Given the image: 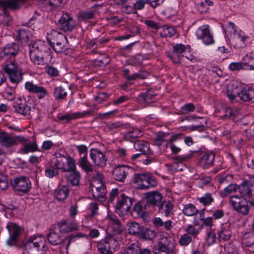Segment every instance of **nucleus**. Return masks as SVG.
I'll return each instance as SVG.
<instances>
[{
	"label": "nucleus",
	"instance_id": "obj_1",
	"mask_svg": "<svg viewBox=\"0 0 254 254\" xmlns=\"http://www.w3.org/2000/svg\"><path fill=\"white\" fill-rule=\"evenodd\" d=\"M13 36L16 41L29 46L30 58L34 64L42 68L52 59L51 49L40 40L34 41L30 33H15Z\"/></svg>",
	"mask_w": 254,
	"mask_h": 254
},
{
	"label": "nucleus",
	"instance_id": "obj_2",
	"mask_svg": "<svg viewBox=\"0 0 254 254\" xmlns=\"http://www.w3.org/2000/svg\"><path fill=\"white\" fill-rule=\"evenodd\" d=\"M43 236L30 237L24 243L22 248L25 252L22 254H46L48 247Z\"/></svg>",
	"mask_w": 254,
	"mask_h": 254
},
{
	"label": "nucleus",
	"instance_id": "obj_3",
	"mask_svg": "<svg viewBox=\"0 0 254 254\" xmlns=\"http://www.w3.org/2000/svg\"><path fill=\"white\" fill-rule=\"evenodd\" d=\"M252 194L249 198L247 194H236L230 197V202L233 209L239 213L246 215L249 211V206L248 201L254 205V200H252Z\"/></svg>",
	"mask_w": 254,
	"mask_h": 254
},
{
	"label": "nucleus",
	"instance_id": "obj_4",
	"mask_svg": "<svg viewBox=\"0 0 254 254\" xmlns=\"http://www.w3.org/2000/svg\"><path fill=\"white\" fill-rule=\"evenodd\" d=\"M227 95L229 99L233 101L238 100L237 98L244 101H251L254 103V86L248 88H239L236 87L233 89H228Z\"/></svg>",
	"mask_w": 254,
	"mask_h": 254
},
{
	"label": "nucleus",
	"instance_id": "obj_5",
	"mask_svg": "<svg viewBox=\"0 0 254 254\" xmlns=\"http://www.w3.org/2000/svg\"><path fill=\"white\" fill-rule=\"evenodd\" d=\"M134 184L140 190H147L155 187L157 182L155 178L148 173H136L133 178Z\"/></svg>",
	"mask_w": 254,
	"mask_h": 254
},
{
	"label": "nucleus",
	"instance_id": "obj_6",
	"mask_svg": "<svg viewBox=\"0 0 254 254\" xmlns=\"http://www.w3.org/2000/svg\"><path fill=\"white\" fill-rule=\"evenodd\" d=\"M26 138L21 135L12 136L4 131H0V144L3 148L11 152L13 148L17 145L18 142H23Z\"/></svg>",
	"mask_w": 254,
	"mask_h": 254
},
{
	"label": "nucleus",
	"instance_id": "obj_7",
	"mask_svg": "<svg viewBox=\"0 0 254 254\" xmlns=\"http://www.w3.org/2000/svg\"><path fill=\"white\" fill-rule=\"evenodd\" d=\"M118 248V242L111 234H107L98 245V250L100 254H113Z\"/></svg>",
	"mask_w": 254,
	"mask_h": 254
},
{
	"label": "nucleus",
	"instance_id": "obj_8",
	"mask_svg": "<svg viewBox=\"0 0 254 254\" xmlns=\"http://www.w3.org/2000/svg\"><path fill=\"white\" fill-rule=\"evenodd\" d=\"M175 244L171 238L162 237L153 249V254H173Z\"/></svg>",
	"mask_w": 254,
	"mask_h": 254
},
{
	"label": "nucleus",
	"instance_id": "obj_9",
	"mask_svg": "<svg viewBox=\"0 0 254 254\" xmlns=\"http://www.w3.org/2000/svg\"><path fill=\"white\" fill-rule=\"evenodd\" d=\"M4 71L7 73L10 82L16 86L23 80V74L21 69L14 63L10 62L6 64Z\"/></svg>",
	"mask_w": 254,
	"mask_h": 254
},
{
	"label": "nucleus",
	"instance_id": "obj_10",
	"mask_svg": "<svg viewBox=\"0 0 254 254\" xmlns=\"http://www.w3.org/2000/svg\"><path fill=\"white\" fill-rule=\"evenodd\" d=\"M52 38L49 37L50 34H48L47 41L56 53H62L67 49L65 44L67 42L66 36L63 33H56Z\"/></svg>",
	"mask_w": 254,
	"mask_h": 254
},
{
	"label": "nucleus",
	"instance_id": "obj_11",
	"mask_svg": "<svg viewBox=\"0 0 254 254\" xmlns=\"http://www.w3.org/2000/svg\"><path fill=\"white\" fill-rule=\"evenodd\" d=\"M11 185L15 190L23 193H27L31 189V182L24 176L14 178L11 180Z\"/></svg>",
	"mask_w": 254,
	"mask_h": 254
},
{
	"label": "nucleus",
	"instance_id": "obj_12",
	"mask_svg": "<svg viewBox=\"0 0 254 254\" xmlns=\"http://www.w3.org/2000/svg\"><path fill=\"white\" fill-rule=\"evenodd\" d=\"M133 201L131 197H128L123 193H121L114 205L116 211L122 213L130 212Z\"/></svg>",
	"mask_w": 254,
	"mask_h": 254
},
{
	"label": "nucleus",
	"instance_id": "obj_13",
	"mask_svg": "<svg viewBox=\"0 0 254 254\" xmlns=\"http://www.w3.org/2000/svg\"><path fill=\"white\" fill-rule=\"evenodd\" d=\"M237 191L239 192V194H242L243 195L247 194L249 198L252 192V190L247 185L242 184L240 186H238L235 184H231L224 189L221 192V195L224 197Z\"/></svg>",
	"mask_w": 254,
	"mask_h": 254
},
{
	"label": "nucleus",
	"instance_id": "obj_14",
	"mask_svg": "<svg viewBox=\"0 0 254 254\" xmlns=\"http://www.w3.org/2000/svg\"><path fill=\"white\" fill-rule=\"evenodd\" d=\"M9 235V238L6 241L9 246H17L18 239L21 234L22 229L15 223H11L6 226Z\"/></svg>",
	"mask_w": 254,
	"mask_h": 254
},
{
	"label": "nucleus",
	"instance_id": "obj_15",
	"mask_svg": "<svg viewBox=\"0 0 254 254\" xmlns=\"http://www.w3.org/2000/svg\"><path fill=\"white\" fill-rule=\"evenodd\" d=\"M90 190L93 197L96 200L104 198L106 193L105 187L100 180L94 179L90 183Z\"/></svg>",
	"mask_w": 254,
	"mask_h": 254
},
{
	"label": "nucleus",
	"instance_id": "obj_16",
	"mask_svg": "<svg viewBox=\"0 0 254 254\" xmlns=\"http://www.w3.org/2000/svg\"><path fill=\"white\" fill-rule=\"evenodd\" d=\"M14 112L24 116H28L31 110V103L25 99L18 98L12 104Z\"/></svg>",
	"mask_w": 254,
	"mask_h": 254
},
{
	"label": "nucleus",
	"instance_id": "obj_17",
	"mask_svg": "<svg viewBox=\"0 0 254 254\" xmlns=\"http://www.w3.org/2000/svg\"><path fill=\"white\" fill-rule=\"evenodd\" d=\"M128 229L129 234L145 240L150 239L148 235L152 233L151 231L145 229L143 226L136 222L129 223Z\"/></svg>",
	"mask_w": 254,
	"mask_h": 254
},
{
	"label": "nucleus",
	"instance_id": "obj_18",
	"mask_svg": "<svg viewBox=\"0 0 254 254\" xmlns=\"http://www.w3.org/2000/svg\"><path fill=\"white\" fill-rule=\"evenodd\" d=\"M59 24L60 29L66 32L73 30L76 23L69 13L64 12L59 20Z\"/></svg>",
	"mask_w": 254,
	"mask_h": 254
},
{
	"label": "nucleus",
	"instance_id": "obj_19",
	"mask_svg": "<svg viewBox=\"0 0 254 254\" xmlns=\"http://www.w3.org/2000/svg\"><path fill=\"white\" fill-rule=\"evenodd\" d=\"M90 156L95 165L104 167L106 165L107 158L105 153L97 148H91Z\"/></svg>",
	"mask_w": 254,
	"mask_h": 254
},
{
	"label": "nucleus",
	"instance_id": "obj_20",
	"mask_svg": "<svg viewBox=\"0 0 254 254\" xmlns=\"http://www.w3.org/2000/svg\"><path fill=\"white\" fill-rule=\"evenodd\" d=\"M25 88L29 92L37 94L39 99H43L48 95L47 90L44 87L35 84L32 82H26Z\"/></svg>",
	"mask_w": 254,
	"mask_h": 254
},
{
	"label": "nucleus",
	"instance_id": "obj_21",
	"mask_svg": "<svg viewBox=\"0 0 254 254\" xmlns=\"http://www.w3.org/2000/svg\"><path fill=\"white\" fill-rule=\"evenodd\" d=\"M60 233L59 228L55 227L49 229L47 237L49 243L53 246L61 245L63 248L64 238L61 236Z\"/></svg>",
	"mask_w": 254,
	"mask_h": 254
},
{
	"label": "nucleus",
	"instance_id": "obj_22",
	"mask_svg": "<svg viewBox=\"0 0 254 254\" xmlns=\"http://www.w3.org/2000/svg\"><path fill=\"white\" fill-rule=\"evenodd\" d=\"M28 0H8L0 1V7L5 10L9 8L12 10H16L26 3Z\"/></svg>",
	"mask_w": 254,
	"mask_h": 254
},
{
	"label": "nucleus",
	"instance_id": "obj_23",
	"mask_svg": "<svg viewBox=\"0 0 254 254\" xmlns=\"http://www.w3.org/2000/svg\"><path fill=\"white\" fill-rule=\"evenodd\" d=\"M215 155L213 152H206L199 160V166L205 169L213 166Z\"/></svg>",
	"mask_w": 254,
	"mask_h": 254
},
{
	"label": "nucleus",
	"instance_id": "obj_24",
	"mask_svg": "<svg viewBox=\"0 0 254 254\" xmlns=\"http://www.w3.org/2000/svg\"><path fill=\"white\" fill-rule=\"evenodd\" d=\"M145 198L147 204L155 206L162 203V195L158 191H150L145 193Z\"/></svg>",
	"mask_w": 254,
	"mask_h": 254
},
{
	"label": "nucleus",
	"instance_id": "obj_25",
	"mask_svg": "<svg viewBox=\"0 0 254 254\" xmlns=\"http://www.w3.org/2000/svg\"><path fill=\"white\" fill-rule=\"evenodd\" d=\"M91 111H87L83 112H76L74 113H67L64 115L58 116L59 120L63 121L65 123H68L71 120H75L78 118H82L87 116H90L91 114Z\"/></svg>",
	"mask_w": 254,
	"mask_h": 254
},
{
	"label": "nucleus",
	"instance_id": "obj_26",
	"mask_svg": "<svg viewBox=\"0 0 254 254\" xmlns=\"http://www.w3.org/2000/svg\"><path fill=\"white\" fill-rule=\"evenodd\" d=\"M129 168L126 165H119L114 170L113 176L114 179L119 182H124L126 178Z\"/></svg>",
	"mask_w": 254,
	"mask_h": 254
},
{
	"label": "nucleus",
	"instance_id": "obj_27",
	"mask_svg": "<svg viewBox=\"0 0 254 254\" xmlns=\"http://www.w3.org/2000/svg\"><path fill=\"white\" fill-rule=\"evenodd\" d=\"M174 205L170 201H164L158 206V212L166 217L174 215Z\"/></svg>",
	"mask_w": 254,
	"mask_h": 254
},
{
	"label": "nucleus",
	"instance_id": "obj_28",
	"mask_svg": "<svg viewBox=\"0 0 254 254\" xmlns=\"http://www.w3.org/2000/svg\"><path fill=\"white\" fill-rule=\"evenodd\" d=\"M130 127L129 123L124 124L120 122L106 124L105 128L107 131L110 132L112 134L121 131L123 129H127Z\"/></svg>",
	"mask_w": 254,
	"mask_h": 254
},
{
	"label": "nucleus",
	"instance_id": "obj_29",
	"mask_svg": "<svg viewBox=\"0 0 254 254\" xmlns=\"http://www.w3.org/2000/svg\"><path fill=\"white\" fill-rule=\"evenodd\" d=\"M19 50V46L15 43L7 44L2 50L3 56L6 58H12L16 55Z\"/></svg>",
	"mask_w": 254,
	"mask_h": 254
},
{
	"label": "nucleus",
	"instance_id": "obj_30",
	"mask_svg": "<svg viewBox=\"0 0 254 254\" xmlns=\"http://www.w3.org/2000/svg\"><path fill=\"white\" fill-rule=\"evenodd\" d=\"M23 144V146L19 150V152L22 154H27L30 152H34L40 151L38 144L36 140L33 142H29L28 139L26 138V141L21 142Z\"/></svg>",
	"mask_w": 254,
	"mask_h": 254
},
{
	"label": "nucleus",
	"instance_id": "obj_31",
	"mask_svg": "<svg viewBox=\"0 0 254 254\" xmlns=\"http://www.w3.org/2000/svg\"><path fill=\"white\" fill-rule=\"evenodd\" d=\"M39 16V14L37 12H35L34 14L30 18L29 21L22 24V26L30 28L32 31H38L40 30L41 28L42 27V24L37 21V18ZM30 30H28V32H30Z\"/></svg>",
	"mask_w": 254,
	"mask_h": 254
},
{
	"label": "nucleus",
	"instance_id": "obj_32",
	"mask_svg": "<svg viewBox=\"0 0 254 254\" xmlns=\"http://www.w3.org/2000/svg\"><path fill=\"white\" fill-rule=\"evenodd\" d=\"M144 24L149 28L153 30H160L162 31L168 30V32H174L175 29L173 27L167 25H162L152 20H146L144 21Z\"/></svg>",
	"mask_w": 254,
	"mask_h": 254
},
{
	"label": "nucleus",
	"instance_id": "obj_33",
	"mask_svg": "<svg viewBox=\"0 0 254 254\" xmlns=\"http://www.w3.org/2000/svg\"><path fill=\"white\" fill-rule=\"evenodd\" d=\"M84 237H86V235L81 233H74L67 236L64 238L63 248L67 251L71 244L76 242L79 238Z\"/></svg>",
	"mask_w": 254,
	"mask_h": 254
},
{
	"label": "nucleus",
	"instance_id": "obj_34",
	"mask_svg": "<svg viewBox=\"0 0 254 254\" xmlns=\"http://www.w3.org/2000/svg\"><path fill=\"white\" fill-rule=\"evenodd\" d=\"M124 254H151V251L148 249H141L136 244H132L125 251Z\"/></svg>",
	"mask_w": 254,
	"mask_h": 254
},
{
	"label": "nucleus",
	"instance_id": "obj_35",
	"mask_svg": "<svg viewBox=\"0 0 254 254\" xmlns=\"http://www.w3.org/2000/svg\"><path fill=\"white\" fill-rule=\"evenodd\" d=\"M134 147L137 151H140L144 155H150L152 154V151L150 150L149 144L144 140H138L135 142Z\"/></svg>",
	"mask_w": 254,
	"mask_h": 254
},
{
	"label": "nucleus",
	"instance_id": "obj_36",
	"mask_svg": "<svg viewBox=\"0 0 254 254\" xmlns=\"http://www.w3.org/2000/svg\"><path fill=\"white\" fill-rule=\"evenodd\" d=\"M218 235L220 240L223 241L229 240L232 235V231L230 225L223 224L221 229L218 231Z\"/></svg>",
	"mask_w": 254,
	"mask_h": 254
},
{
	"label": "nucleus",
	"instance_id": "obj_37",
	"mask_svg": "<svg viewBox=\"0 0 254 254\" xmlns=\"http://www.w3.org/2000/svg\"><path fill=\"white\" fill-rule=\"evenodd\" d=\"M242 62L244 65V70H254V53L251 52L246 54L243 58Z\"/></svg>",
	"mask_w": 254,
	"mask_h": 254
},
{
	"label": "nucleus",
	"instance_id": "obj_38",
	"mask_svg": "<svg viewBox=\"0 0 254 254\" xmlns=\"http://www.w3.org/2000/svg\"><path fill=\"white\" fill-rule=\"evenodd\" d=\"M59 231L61 233H68L78 230L77 226L72 222H61L59 223Z\"/></svg>",
	"mask_w": 254,
	"mask_h": 254
},
{
	"label": "nucleus",
	"instance_id": "obj_39",
	"mask_svg": "<svg viewBox=\"0 0 254 254\" xmlns=\"http://www.w3.org/2000/svg\"><path fill=\"white\" fill-rule=\"evenodd\" d=\"M77 164L86 173L92 172L93 171V166L88 161L87 156L84 155L80 157Z\"/></svg>",
	"mask_w": 254,
	"mask_h": 254
},
{
	"label": "nucleus",
	"instance_id": "obj_40",
	"mask_svg": "<svg viewBox=\"0 0 254 254\" xmlns=\"http://www.w3.org/2000/svg\"><path fill=\"white\" fill-rule=\"evenodd\" d=\"M128 129L129 130L125 135V137L127 140L133 142L135 138L139 137L142 135V132L139 129L130 127Z\"/></svg>",
	"mask_w": 254,
	"mask_h": 254
},
{
	"label": "nucleus",
	"instance_id": "obj_41",
	"mask_svg": "<svg viewBox=\"0 0 254 254\" xmlns=\"http://www.w3.org/2000/svg\"><path fill=\"white\" fill-rule=\"evenodd\" d=\"M154 225L157 228L164 227V229L167 231H170L173 227L172 221L171 220H167L164 222L160 218L156 217L153 221Z\"/></svg>",
	"mask_w": 254,
	"mask_h": 254
},
{
	"label": "nucleus",
	"instance_id": "obj_42",
	"mask_svg": "<svg viewBox=\"0 0 254 254\" xmlns=\"http://www.w3.org/2000/svg\"><path fill=\"white\" fill-rule=\"evenodd\" d=\"M69 189L66 186L58 189L56 192L55 198L60 202L65 200L68 196Z\"/></svg>",
	"mask_w": 254,
	"mask_h": 254
},
{
	"label": "nucleus",
	"instance_id": "obj_43",
	"mask_svg": "<svg viewBox=\"0 0 254 254\" xmlns=\"http://www.w3.org/2000/svg\"><path fill=\"white\" fill-rule=\"evenodd\" d=\"M196 36L206 45L214 43L213 36L210 33H196Z\"/></svg>",
	"mask_w": 254,
	"mask_h": 254
},
{
	"label": "nucleus",
	"instance_id": "obj_44",
	"mask_svg": "<svg viewBox=\"0 0 254 254\" xmlns=\"http://www.w3.org/2000/svg\"><path fill=\"white\" fill-rule=\"evenodd\" d=\"M67 160V155L64 156L61 153H58L56 155V161L55 162L54 165L58 169L64 170Z\"/></svg>",
	"mask_w": 254,
	"mask_h": 254
},
{
	"label": "nucleus",
	"instance_id": "obj_45",
	"mask_svg": "<svg viewBox=\"0 0 254 254\" xmlns=\"http://www.w3.org/2000/svg\"><path fill=\"white\" fill-rule=\"evenodd\" d=\"M80 179V174L78 171L71 172L67 176V182L73 186H77L79 184Z\"/></svg>",
	"mask_w": 254,
	"mask_h": 254
},
{
	"label": "nucleus",
	"instance_id": "obj_46",
	"mask_svg": "<svg viewBox=\"0 0 254 254\" xmlns=\"http://www.w3.org/2000/svg\"><path fill=\"white\" fill-rule=\"evenodd\" d=\"M53 95L56 100H60L65 99L67 93L62 86H59L55 88Z\"/></svg>",
	"mask_w": 254,
	"mask_h": 254
},
{
	"label": "nucleus",
	"instance_id": "obj_47",
	"mask_svg": "<svg viewBox=\"0 0 254 254\" xmlns=\"http://www.w3.org/2000/svg\"><path fill=\"white\" fill-rule=\"evenodd\" d=\"M183 212L186 216H191L197 214L198 210L193 204L189 203L184 206Z\"/></svg>",
	"mask_w": 254,
	"mask_h": 254
},
{
	"label": "nucleus",
	"instance_id": "obj_48",
	"mask_svg": "<svg viewBox=\"0 0 254 254\" xmlns=\"http://www.w3.org/2000/svg\"><path fill=\"white\" fill-rule=\"evenodd\" d=\"M197 199L205 206L211 205L214 201L212 194L210 193H206L203 196L197 198Z\"/></svg>",
	"mask_w": 254,
	"mask_h": 254
},
{
	"label": "nucleus",
	"instance_id": "obj_49",
	"mask_svg": "<svg viewBox=\"0 0 254 254\" xmlns=\"http://www.w3.org/2000/svg\"><path fill=\"white\" fill-rule=\"evenodd\" d=\"M67 167L65 166L63 172H71L77 171L74 159L69 155H67V160L66 162Z\"/></svg>",
	"mask_w": 254,
	"mask_h": 254
},
{
	"label": "nucleus",
	"instance_id": "obj_50",
	"mask_svg": "<svg viewBox=\"0 0 254 254\" xmlns=\"http://www.w3.org/2000/svg\"><path fill=\"white\" fill-rule=\"evenodd\" d=\"M243 243L247 246L251 247L254 244V234L246 232L243 236Z\"/></svg>",
	"mask_w": 254,
	"mask_h": 254
},
{
	"label": "nucleus",
	"instance_id": "obj_51",
	"mask_svg": "<svg viewBox=\"0 0 254 254\" xmlns=\"http://www.w3.org/2000/svg\"><path fill=\"white\" fill-rule=\"evenodd\" d=\"M195 110V106L192 103L186 104L180 108L179 110L180 114L186 115L192 112Z\"/></svg>",
	"mask_w": 254,
	"mask_h": 254
},
{
	"label": "nucleus",
	"instance_id": "obj_52",
	"mask_svg": "<svg viewBox=\"0 0 254 254\" xmlns=\"http://www.w3.org/2000/svg\"><path fill=\"white\" fill-rule=\"evenodd\" d=\"M169 133L159 131L157 133L154 143L158 146H160L165 141V138L169 135Z\"/></svg>",
	"mask_w": 254,
	"mask_h": 254
},
{
	"label": "nucleus",
	"instance_id": "obj_53",
	"mask_svg": "<svg viewBox=\"0 0 254 254\" xmlns=\"http://www.w3.org/2000/svg\"><path fill=\"white\" fill-rule=\"evenodd\" d=\"M133 211L135 212L138 216L143 217L145 213V205H142V202H138L133 207Z\"/></svg>",
	"mask_w": 254,
	"mask_h": 254
},
{
	"label": "nucleus",
	"instance_id": "obj_54",
	"mask_svg": "<svg viewBox=\"0 0 254 254\" xmlns=\"http://www.w3.org/2000/svg\"><path fill=\"white\" fill-rule=\"evenodd\" d=\"M230 70L232 71H239L241 70H244V65L242 61L240 62L231 63L228 66Z\"/></svg>",
	"mask_w": 254,
	"mask_h": 254
},
{
	"label": "nucleus",
	"instance_id": "obj_55",
	"mask_svg": "<svg viewBox=\"0 0 254 254\" xmlns=\"http://www.w3.org/2000/svg\"><path fill=\"white\" fill-rule=\"evenodd\" d=\"M58 170L59 169L55 165L51 166L46 169L45 171V175L48 178H52L58 174Z\"/></svg>",
	"mask_w": 254,
	"mask_h": 254
},
{
	"label": "nucleus",
	"instance_id": "obj_56",
	"mask_svg": "<svg viewBox=\"0 0 254 254\" xmlns=\"http://www.w3.org/2000/svg\"><path fill=\"white\" fill-rule=\"evenodd\" d=\"M89 210L91 214L86 215L87 218H92L98 214V206L97 203L92 202L89 204Z\"/></svg>",
	"mask_w": 254,
	"mask_h": 254
},
{
	"label": "nucleus",
	"instance_id": "obj_57",
	"mask_svg": "<svg viewBox=\"0 0 254 254\" xmlns=\"http://www.w3.org/2000/svg\"><path fill=\"white\" fill-rule=\"evenodd\" d=\"M148 75L147 72H143L141 71H139L138 73H135L133 74L132 75H130L129 77L127 78V81H132L135 80L136 79H144Z\"/></svg>",
	"mask_w": 254,
	"mask_h": 254
},
{
	"label": "nucleus",
	"instance_id": "obj_58",
	"mask_svg": "<svg viewBox=\"0 0 254 254\" xmlns=\"http://www.w3.org/2000/svg\"><path fill=\"white\" fill-rule=\"evenodd\" d=\"M168 57L175 64H179L181 62L182 56L181 54L175 52L173 50L172 53H168Z\"/></svg>",
	"mask_w": 254,
	"mask_h": 254
},
{
	"label": "nucleus",
	"instance_id": "obj_59",
	"mask_svg": "<svg viewBox=\"0 0 254 254\" xmlns=\"http://www.w3.org/2000/svg\"><path fill=\"white\" fill-rule=\"evenodd\" d=\"M149 3L150 4V0H138L133 4V7L135 11L140 10L144 7L145 3Z\"/></svg>",
	"mask_w": 254,
	"mask_h": 254
},
{
	"label": "nucleus",
	"instance_id": "obj_60",
	"mask_svg": "<svg viewBox=\"0 0 254 254\" xmlns=\"http://www.w3.org/2000/svg\"><path fill=\"white\" fill-rule=\"evenodd\" d=\"M109 219L111 220L115 226L116 228L115 231L117 232H120L122 230V228L121 226L120 221L118 219L116 216H110Z\"/></svg>",
	"mask_w": 254,
	"mask_h": 254
},
{
	"label": "nucleus",
	"instance_id": "obj_61",
	"mask_svg": "<svg viewBox=\"0 0 254 254\" xmlns=\"http://www.w3.org/2000/svg\"><path fill=\"white\" fill-rule=\"evenodd\" d=\"M64 0H45V3L46 5L51 7V9H55L58 7Z\"/></svg>",
	"mask_w": 254,
	"mask_h": 254
},
{
	"label": "nucleus",
	"instance_id": "obj_62",
	"mask_svg": "<svg viewBox=\"0 0 254 254\" xmlns=\"http://www.w3.org/2000/svg\"><path fill=\"white\" fill-rule=\"evenodd\" d=\"M8 181L6 176L0 171V189L4 190L8 187Z\"/></svg>",
	"mask_w": 254,
	"mask_h": 254
},
{
	"label": "nucleus",
	"instance_id": "obj_63",
	"mask_svg": "<svg viewBox=\"0 0 254 254\" xmlns=\"http://www.w3.org/2000/svg\"><path fill=\"white\" fill-rule=\"evenodd\" d=\"M191 237L188 234L183 235L179 240V243L181 246H187L191 241Z\"/></svg>",
	"mask_w": 254,
	"mask_h": 254
},
{
	"label": "nucleus",
	"instance_id": "obj_64",
	"mask_svg": "<svg viewBox=\"0 0 254 254\" xmlns=\"http://www.w3.org/2000/svg\"><path fill=\"white\" fill-rule=\"evenodd\" d=\"M46 71L51 76L56 77L58 76L59 72L57 68L51 65H46Z\"/></svg>",
	"mask_w": 254,
	"mask_h": 254
}]
</instances>
